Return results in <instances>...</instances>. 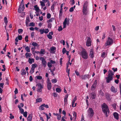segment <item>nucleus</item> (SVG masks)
Instances as JSON below:
<instances>
[{"mask_svg": "<svg viewBox=\"0 0 121 121\" xmlns=\"http://www.w3.org/2000/svg\"><path fill=\"white\" fill-rule=\"evenodd\" d=\"M101 107L103 112L105 114L106 117H108V115L107 112H109L108 107L106 104L104 103L102 105Z\"/></svg>", "mask_w": 121, "mask_h": 121, "instance_id": "obj_1", "label": "nucleus"}, {"mask_svg": "<svg viewBox=\"0 0 121 121\" xmlns=\"http://www.w3.org/2000/svg\"><path fill=\"white\" fill-rule=\"evenodd\" d=\"M88 2L87 1H86L85 2L83 5L82 11L83 14L86 15L87 14V7L88 5Z\"/></svg>", "mask_w": 121, "mask_h": 121, "instance_id": "obj_2", "label": "nucleus"}, {"mask_svg": "<svg viewBox=\"0 0 121 121\" xmlns=\"http://www.w3.org/2000/svg\"><path fill=\"white\" fill-rule=\"evenodd\" d=\"M23 2V0H22L21 3L20 5L19 6L18 9V12L19 13H21L24 9L25 6Z\"/></svg>", "mask_w": 121, "mask_h": 121, "instance_id": "obj_3", "label": "nucleus"}, {"mask_svg": "<svg viewBox=\"0 0 121 121\" xmlns=\"http://www.w3.org/2000/svg\"><path fill=\"white\" fill-rule=\"evenodd\" d=\"M88 116L90 118H92L93 116L94 112L92 109L91 108H89L88 110Z\"/></svg>", "mask_w": 121, "mask_h": 121, "instance_id": "obj_4", "label": "nucleus"}, {"mask_svg": "<svg viewBox=\"0 0 121 121\" xmlns=\"http://www.w3.org/2000/svg\"><path fill=\"white\" fill-rule=\"evenodd\" d=\"M82 57L84 59H87L88 58V55L87 52L85 49L82 50L81 52Z\"/></svg>", "mask_w": 121, "mask_h": 121, "instance_id": "obj_5", "label": "nucleus"}, {"mask_svg": "<svg viewBox=\"0 0 121 121\" xmlns=\"http://www.w3.org/2000/svg\"><path fill=\"white\" fill-rule=\"evenodd\" d=\"M36 86H38V89L37 90V91L39 92H41L42 89L43 88V87L41 84L40 83H38Z\"/></svg>", "mask_w": 121, "mask_h": 121, "instance_id": "obj_6", "label": "nucleus"}, {"mask_svg": "<svg viewBox=\"0 0 121 121\" xmlns=\"http://www.w3.org/2000/svg\"><path fill=\"white\" fill-rule=\"evenodd\" d=\"M70 20V19L69 18L67 19V18H66L65 19L64 21L63 22V28H66L67 24H68V25Z\"/></svg>", "mask_w": 121, "mask_h": 121, "instance_id": "obj_7", "label": "nucleus"}, {"mask_svg": "<svg viewBox=\"0 0 121 121\" xmlns=\"http://www.w3.org/2000/svg\"><path fill=\"white\" fill-rule=\"evenodd\" d=\"M39 59L41 60L42 64L44 67H45L46 66L47 63L44 57H40L39 58Z\"/></svg>", "mask_w": 121, "mask_h": 121, "instance_id": "obj_8", "label": "nucleus"}, {"mask_svg": "<svg viewBox=\"0 0 121 121\" xmlns=\"http://www.w3.org/2000/svg\"><path fill=\"white\" fill-rule=\"evenodd\" d=\"M113 40L110 37L108 38L107 41L106 42V46L111 45L113 43Z\"/></svg>", "mask_w": 121, "mask_h": 121, "instance_id": "obj_9", "label": "nucleus"}, {"mask_svg": "<svg viewBox=\"0 0 121 121\" xmlns=\"http://www.w3.org/2000/svg\"><path fill=\"white\" fill-rule=\"evenodd\" d=\"M87 40L86 42V45L87 46L89 47L91 45V38L89 37H86Z\"/></svg>", "mask_w": 121, "mask_h": 121, "instance_id": "obj_10", "label": "nucleus"}, {"mask_svg": "<svg viewBox=\"0 0 121 121\" xmlns=\"http://www.w3.org/2000/svg\"><path fill=\"white\" fill-rule=\"evenodd\" d=\"M108 72V77H111L113 78V75H114V73L111 70H109Z\"/></svg>", "mask_w": 121, "mask_h": 121, "instance_id": "obj_11", "label": "nucleus"}, {"mask_svg": "<svg viewBox=\"0 0 121 121\" xmlns=\"http://www.w3.org/2000/svg\"><path fill=\"white\" fill-rule=\"evenodd\" d=\"M97 82L96 80H95L93 84L92 85L91 87V90H94L95 88L96 87Z\"/></svg>", "mask_w": 121, "mask_h": 121, "instance_id": "obj_12", "label": "nucleus"}, {"mask_svg": "<svg viewBox=\"0 0 121 121\" xmlns=\"http://www.w3.org/2000/svg\"><path fill=\"white\" fill-rule=\"evenodd\" d=\"M113 78L111 77L109 78V77H106L105 78L106 79V82L107 83H109L112 80Z\"/></svg>", "mask_w": 121, "mask_h": 121, "instance_id": "obj_13", "label": "nucleus"}, {"mask_svg": "<svg viewBox=\"0 0 121 121\" xmlns=\"http://www.w3.org/2000/svg\"><path fill=\"white\" fill-rule=\"evenodd\" d=\"M49 34L47 35V37L49 39H52V37L51 35H53V32L52 31L51 32H50Z\"/></svg>", "mask_w": 121, "mask_h": 121, "instance_id": "obj_14", "label": "nucleus"}, {"mask_svg": "<svg viewBox=\"0 0 121 121\" xmlns=\"http://www.w3.org/2000/svg\"><path fill=\"white\" fill-rule=\"evenodd\" d=\"M93 52V49H91L90 52V57L92 58H93L94 57Z\"/></svg>", "mask_w": 121, "mask_h": 121, "instance_id": "obj_15", "label": "nucleus"}, {"mask_svg": "<svg viewBox=\"0 0 121 121\" xmlns=\"http://www.w3.org/2000/svg\"><path fill=\"white\" fill-rule=\"evenodd\" d=\"M111 91L113 92V93H116L117 92V90L116 89H115L114 86H112L111 88Z\"/></svg>", "mask_w": 121, "mask_h": 121, "instance_id": "obj_16", "label": "nucleus"}, {"mask_svg": "<svg viewBox=\"0 0 121 121\" xmlns=\"http://www.w3.org/2000/svg\"><path fill=\"white\" fill-rule=\"evenodd\" d=\"M113 116L115 118L118 120L119 119L118 114L116 112H115L113 114Z\"/></svg>", "mask_w": 121, "mask_h": 121, "instance_id": "obj_17", "label": "nucleus"}, {"mask_svg": "<svg viewBox=\"0 0 121 121\" xmlns=\"http://www.w3.org/2000/svg\"><path fill=\"white\" fill-rule=\"evenodd\" d=\"M47 88L48 89L50 90L51 88L52 85L51 82L49 83H47Z\"/></svg>", "mask_w": 121, "mask_h": 121, "instance_id": "obj_18", "label": "nucleus"}, {"mask_svg": "<svg viewBox=\"0 0 121 121\" xmlns=\"http://www.w3.org/2000/svg\"><path fill=\"white\" fill-rule=\"evenodd\" d=\"M32 119V114H29L27 117V119L28 120L30 121H31Z\"/></svg>", "mask_w": 121, "mask_h": 121, "instance_id": "obj_19", "label": "nucleus"}, {"mask_svg": "<svg viewBox=\"0 0 121 121\" xmlns=\"http://www.w3.org/2000/svg\"><path fill=\"white\" fill-rule=\"evenodd\" d=\"M106 98L109 101H110L111 100V99L110 98L111 96L109 94H107L106 95Z\"/></svg>", "mask_w": 121, "mask_h": 121, "instance_id": "obj_20", "label": "nucleus"}, {"mask_svg": "<svg viewBox=\"0 0 121 121\" xmlns=\"http://www.w3.org/2000/svg\"><path fill=\"white\" fill-rule=\"evenodd\" d=\"M91 96L92 97V99L95 98V97L96 96V95L95 93H91Z\"/></svg>", "mask_w": 121, "mask_h": 121, "instance_id": "obj_21", "label": "nucleus"}, {"mask_svg": "<svg viewBox=\"0 0 121 121\" xmlns=\"http://www.w3.org/2000/svg\"><path fill=\"white\" fill-rule=\"evenodd\" d=\"M18 108H19V110L21 111V114H22L24 112V110L21 108V106L20 105H18Z\"/></svg>", "mask_w": 121, "mask_h": 121, "instance_id": "obj_22", "label": "nucleus"}, {"mask_svg": "<svg viewBox=\"0 0 121 121\" xmlns=\"http://www.w3.org/2000/svg\"><path fill=\"white\" fill-rule=\"evenodd\" d=\"M25 55L26 58H27L28 57H30L31 55V54L30 53L26 52V53Z\"/></svg>", "mask_w": 121, "mask_h": 121, "instance_id": "obj_23", "label": "nucleus"}, {"mask_svg": "<svg viewBox=\"0 0 121 121\" xmlns=\"http://www.w3.org/2000/svg\"><path fill=\"white\" fill-rule=\"evenodd\" d=\"M28 62L30 64H32L33 62H34V59L33 58H29Z\"/></svg>", "mask_w": 121, "mask_h": 121, "instance_id": "obj_24", "label": "nucleus"}, {"mask_svg": "<svg viewBox=\"0 0 121 121\" xmlns=\"http://www.w3.org/2000/svg\"><path fill=\"white\" fill-rule=\"evenodd\" d=\"M26 74V71L25 69H22L21 71V74L22 75H25Z\"/></svg>", "mask_w": 121, "mask_h": 121, "instance_id": "obj_25", "label": "nucleus"}, {"mask_svg": "<svg viewBox=\"0 0 121 121\" xmlns=\"http://www.w3.org/2000/svg\"><path fill=\"white\" fill-rule=\"evenodd\" d=\"M37 66V65L36 64H33L32 65V67L31 68V69H34Z\"/></svg>", "mask_w": 121, "mask_h": 121, "instance_id": "obj_26", "label": "nucleus"}, {"mask_svg": "<svg viewBox=\"0 0 121 121\" xmlns=\"http://www.w3.org/2000/svg\"><path fill=\"white\" fill-rule=\"evenodd\" d=\"M81 77L82 79H85L87 78V76L86 75H82L81 76Z\"/></svg>", "mask_w": 121, "mask_h": 121, "instance_id": "obj_27", "label": "nucleus"}, {"mask_svg": "<svg viewBox=\"0 0 121 121\" xmlns=\"http://www.w3.org/2000/svg\"><path fill=\"white\" fill-rule=\"evenodd\" d=\"M25 50L27 52H30V48L28 46H26V47L25 48Z\"/></svg>", "mask_w": 121, "mask_h": 121, "instance_id": "obj_28", "label": "nucleus"}, {"mask_svg": "<svg viewBox=\"0 0 121 121\" xmlns=\"http://www.w3.org/2000/svg\"><path fill=\"white\" fill-rule=\"evenodd\" d=\"M36 101L37 103L40 102L42 101V99L41 98L37 99H36Z\"/></svg>", "mask_w": 121, "mask_h": 121, "instance_id": "obj_29", "label": "nucleus"}, {"mask_svg": "<svg viewBox=\"0 0 121 121\" xmlns=\"http://www.w3.org/2000/svg\"><path fill=\"white\" fill-rule=\"evenodd\" d=\"M99 94L100 95L102 96H104V93L102 91V90H100L99 92Z\"/></svg>", "mask_w": 121, "mask_h": 121, "instance_id": "obj_30", "label": "nucleus"}, {"mask_svg": "<svg viewBox=\"0 0 121 121\" xmlns=\"http://www.w3.org/2000/svg\"><path fill=\"white\" fill-rule=\"evenodd\" d=\"M32 44L33 46L35 47L37 46H39V45L37 43L34 42H33L32 43Z\"/></svg>", "mask_w": 121, "mask_h": 121, "instance_id": "obj_31", "label": "nucleus"}, {"mask_svg": "<svg viewBox=\"0 0 121 121\" xmlns=\"http://www.w3.org/2000/svg\"><path fill=\"white\" fill-rule=\"evenodd\" d=\"M45 52V50L43 49H41L40 52L39 53L41 54H44V52Z\"/></svg>", "mask_w": 121, "mask_h": 121, "instance_id": "obj_32", "label": "nucleus"}, {"mask_svg": "<svg viewBox=\"0 0 121 121\" xmlns=\"http://www.w3.org/2000/svg\"><path fill=\"white\" fill-rule=\"evenodd\" d=\"M56 92L58 93H60L61 91V90L59 88H57L56 89Z\"/></svg>", "mask_w": 121, "mask_h": 121, "instance_id": "obj_33", "label": "nucleus"}, {"mask_svg": "<svg viewBox=\"0 0 121 121\" xmlns=\"http://www.w3.org/2000/svg\"><path fill=\"white\" fill-rule=\"evenodd\" d=\"M73 115L74 117V118L75 120H76V116H77V114L76 112H73Z\"/></svg>", "mask_w": 121, "mask_h": 121, "instance_id": "obj_34", "label": "nucleus"}, {"mask_svg": "<svg viewBox=\"0 0 121 121\" xmlns=\"http://www.w3.org/2000/svg\"><path fill=\"white\" fill-rule=\"evenodd\" d=\"M44 106H42V104L39 107V109L40 110H42L44 109V108L43 107Z\"/></svg>", "mask_w": 121, "mask_h": 121, "instance_id": "obj_35", "label": "nucleus"}, {"mask_svg": "<svg viewBox=\"0 0 121 121\" xmlns=\"http://www.w3.org/2000/svg\"><path fill=\"white\" fill-rule=\"evenodd\" d=\"M51 50L52 51H53L56 49V48L55 47H53L51 48Z\"/></svg>", "mask_w": 121, "mask_h": 121, "instance_id": "obj_36", "label": "nucleus"}, {"mask_svg": "<svg viewBox=\"0 0 121 121\" xmlns=\"http://www.w3.org/2000/svg\"><path fill=\"white\" fill-rule=\"evenodd\" d=\"M28 35H26L25 38V40L27 42L28 41Z\"/></svg>", "mask_w": 121, "mask_h": 121, "instance_id": "obj_37", "label": "nucleus"}, {"mask_svg": "<svg viewBox=\"0 0 121 121\" xmlns=\"http://www.w3.org/2000/svg\"><path fill=\"white\" fill-rule=\"evenodd\" d=\"M4 22L5 24H7L8 22L7 19L6 17H5L4 18Z\"/></svg>", "mask_w": 121, "mask_h": 121, "instance_id": "obj_38", "label": "nucleus"}, {"mask_svg": "<svg viewBox=\"0 0 121 121\" xmlns=\"http://www.w3.org/2000/svg\"><path fill=\"white\" fill-rule=\"evenodd\" d=\"M44 29H43L42 30V29H40L39 30V31L40 32V34H43V33L44 32Z\"/></svg>", "mask_w": 121, "mask_h": 121, "instance_id": "obj_39", "label": "nucleus"}, {"mask_svg": "<svg viewBox=\"0 0 121 121\" xmlns=\"http://www.w3.org/2000/svg\"><path fill=\"white\" fill-rule=\"evenodd\" d=\"M55 4H53L52 5L51 8V9L52 11H53L54 10V7L55 6Z\"/></svg>", "mask_w": 121, "mask_h": 121, "instance_id": "obj_40", "label": "nucleus"}, {"mask_svg": "<svg viewBox=\"0 0 121 121\" xmlns=\"http://www.w3.org/2000/svg\"><path fill=\"white\" fill-rule=\"evenodd\" d=\"M35 23L33 22L30 23L29 25V26H35Z\"/></svg>", "mask_w": 121, "mask_h": 121, "instance_id": "obj_41", "label": "nucleus"}, {"mask_svg": "<svg viewBox=\"0 0 121 121\" xmlns=\"http://www.w3.org/2000/svg\"><path fill=\"white\" fill-rule=\"evenodd\" d=\"M17 37L19 40H21L22 39V37L21 35H18Z\"/></svg>", "mask_w": 121, "mask_h": 121, "instance_id": "obj_42", "label": "nucleus"}, {"mask_svg": "<svg viewBox=\"0 0 121 121\" xmlns=\"http://www.w3.org/2000/svg\"><path fill=\"white\" fill-rule=\"evenodd\" d=\"M57 80L56 79H52L51 80V81L52 83H56L57 82Z\"/></svg>", "mask_w": 121, "mask_h": 121, "instance_id": "obj_43", "label": "nucleus"}, {"mask_svg": "<svg viewBox=\"0 0 121 121\" xmlns=\"http://www.w3.org/2000/svg\"><path fill=\"white\" fill-rule=\"evenodd\" d=\"M23 30L22 29H20L18 30V32L19 34H20L22 32Z\"/></svg>", "mask_w": 121, "mask_h": 121, "instance_id": "obj_44", "label": "nucleus"}, {"mask_svg": "<svg viewBox=\"0 0 121 121\" xmlns=\"http://www.w3.org/2000/svg\"><path fill=\"white\" fill-rule=\"evenodd\" d=\"M23 115L24 117H26L27 116V112H25L23 113Z\"/></svg>", "mask_w": 121, "mask_h": 121, "instance_id": "obj_45", "label": "nucleus"}, {"mask_svg": "<svg viewBox=\"0 0 121 121\" xmlns=\"http://www.w3.org/2000/svg\"><path fill=\"white\" fill-rule=\"evenodd\" d=\"M62 9H60V13H59V16H61L62 15Z\"/></svg>", "mask_w": 121, "mask_h": 121, "instance_id": "obj_46", "label": "nucleus"}, {"mask_svg": "<svg viewBox=\"0 0 121 121\" xmlns=\"http://www.w3.org/2000/svg\"><path fill=\"white\" fill-rule=\"evenodd\" d=\"M42 106L47 108H49V107L47 104H42Z\"/></svg>", "mask_w": 121, "mask_h": 121, "instance_id": "obj_47", "label": "nucleus"}, {"mask_svg": "<svg viewBox=\"0 0 121 121\" xmlns=\"http://www.w3.org/2000/svg\"><path fill=\"white\" fill-rule=\"evenodd\" d=\"M52 24L50 23H48V28H51L52 27Z\"/></svg>", "mask_w": 121, "mask_h": 121, "instance_id": "obj_48", "label": "nucleus"}, {"mask_svg": "<svg viewBox=\"0 0 121 121\" xmlns=\"http://www.w3.org/2000/svg\"><path fill=\"white\" fill-rule=\"evenodd\" d=\"M48 66L49 68H51L52 67V65L51 63L48 62Z\"/></svg>", "mask_w": 121, "mask_h": 121, "instance_id": "obj_49", "label": "nucleus"}, {"mask_svg": "<svg viewBox=\"0 0 121 121\" xmlns=\"http://www.w3.org/2000/svg\"><path fill=\"white\" fill-rule=\"evenodd\" d=\"M54 20V18H51L48 21V23L49 22H52L53 20Z\"/></svg>", "mask_w": 121, "mask_h": 121, "instance_id": "obj_50", "label": "nucleus"}, {"mask_svg": "<svg viewBox=\"0 0 121 121\" xmlns=\"http://www.w3.org/2000/svg\"><path fill=\"white\" fill-rule=\"evenodd\" d=\"M41 6L42 7L44 6H45V4L42 1H40V2Z\"/></svg>", "mask_w": 121, "mask_h": 121, "instance_id": "obj_51", "label": "nucleus"}, {"mask_svg": "<svg viewBox=\"0 0 121 121\" xmlns=\"http://www.w3.org/2000/svg\"><path fill=\"white\" fill-rule=\"evenodd\" d=\"M62 30V28L61 26L59 27V28L58 29V30L59 31H61Z\"/></svg>", "mask_w": 121, "mask_h": 121, "instance_id": "obj_52", "label": "nucleus"}, {"mask_svg": "<svg viewBox=\"0 0 121 121\" xmlns=\"http://www.w3.org/2000/svg\"><path fill=\"white\" fill-rule=\"evenodd\" d=\"M67 51L65 48H64L62 50V52L63 54H64Z\"/></svg>", "mask_w": 121, "mask_h": 121, "instance_id": "obj_53", "label": "nucleus"}, {"mask_svg": "<svg viewBox=\"0 0 121 121\" xmlns=\"http://www.w3.org/2000/svg\"><path fill=\"white\" fill-rule=\"evenodd\" d=\"M35 10L38 13L39 12V10L40 11V10L39 9V7H38L37 8H36V9H35Z\"/></svg>", "mask_w": 121, "mask_h": 121, "instance_id": "obj_54", "label": "nucleus"}, {"mask_svg": "<svg viewBox=\"0 0 121 121\" xmlns=\"http://www.w3.org/2000/svg\"><path fill=\"white\" fill-rule=\"evenodd\" d=\"M105 52H103L101 55L102 57H104L105 56Z\"/></svg>", "mask_w": 121, "mask_h": 121, "instance_id": "obj_55", "label": "nucleus"}, {"mask_svg": "<svg viewBox=\"0 0 121 121\" xmlns=\"http://www.w3.org/2000/svg\"><path fill=\"white\" fill-rule=\"evenodd\" d=\"M51 17V15L50 13H48L47 14V18H50Z\"/></svg>", "mask_w": 121, "mask_h": 121, "instance_id": "obj_56", "label": "nucleus"}, {"mask_svg": "<svg viewBox=\"0 0 121 121\" xmlns=\"http://www.w3.org/2000/svg\"><path fill=\"white\" fill-rule=\"evenodd\" d=\"M61 116L60 115H58V116L57 117V119L58 120H60L61 119Z\"/></svg>", "mask_w": 121, "mask_h": 121, "instance_id": "obj_57", "label": "nucleus"}, {"mask_svg": "<svg viewBox=\"0 0 121 121\" xmlns=\"http://www.w3.org/2000/svg\"><path fill=\"white\" fill-rule=\"evenodd\" d=\"M44 30V33H47L49 31V30L48 29H45Z\"/></svg>", "mask_w": 121, "mask_h": 121, "instance_id": "obj_58", "label": "nucleus"}, {"mask_svg": "<svg viewBox=\"0 0 121 121\" xmlns=\"http://www.w3.org/2000/svg\"><path fill=\"white\" fill-rule=\"evenodd\" d=\"M2 66H3V69H2V71H5V69H6L5 65H2Z\"/></svg>", "mask_w": 121, "mask_h": 121, "instance_id": "obj_59", "label": "nucleus"}, {"mask_svg": "<svg viewBox=\"0 0 121 121\" xmlns=\"http://www.w3.org/2000/svg\"><path fill=\"white\" fill-rule=\"evenodd\" d=\"M36 77H37V78L38 79L41 80L42 78V77L40 76H36Z\"/></svg>", "mask_w": 121, "mask_h": 121, "instance_id": "obj_60", "label": "nucleus"}, {"mask_svg": "<svg viewBox=\"0 0 121 121\" xmlns=\"http://www.w3.org/2000/svg\"><path fill=\"white\" fill-rule=\"evenodd\" d=\"M64 101L65 102V104H67V99H64Z\"/></svg>", "mask_w": 121, "mask_h": 121, "instance_id": "obj_61", "label": "nucleus"}, {"mask_svg": "<svg viewBox=\"0 0 121 121\" xmlns=\"http://www.w3.org/2000/svg\"><path fill=\"white\" fill-rule=\"evenodd\" d=\"M14 92L15 94H16L18 93V90L17 89V88H15V90L14 91Z\"/></svg>", "mask_w": 121, "mask_h": 121, "instance_id": "obj_62", "label": "nucleus"}, {"mask_svg": "<svg viewBox=\"0 0 121 121\" xmlns=\"http://www.w3.org/2000/svg\"><path fill=\"white\" fill-rule=\"evenodd\" d=\"M112 69L114 72H115L117 71V68H116L115 69L114 68H112Z\"/></svg>", "mask_w": 121, "mask_h": 121, "instance_id": "obj_63", "label": "nucleus"}, {"mask_svg": "<svg viewBox=\"0 0 121 121\" xmlns=\"http://www.w3.org/2000/svg\"><path fill=\"white\" fill-rule=\"evenodd\" d=\"M53 94L54 97H56L57 96V94L56 93H53Z\"/></svg>", "mask_w": 121, "mask_h": 121, "instance_id": "obj_64", "label": "nucleus"}]
</instances>
